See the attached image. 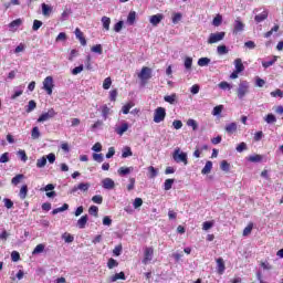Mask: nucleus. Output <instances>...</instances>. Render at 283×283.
<instances>
[{"mask_svg": "<svg viewBox=\"0 0 283 283\" xmlns=\"http://www.w3.org/2000/svg\"><path fill=\"white\" fill-rule=\"evenodd\" d=\"M250 85L249 82L247 81H241L239 83V86L237 88V96L240 101H242V98H244V96H247V94H249V90H250Z\"/></svg>", "mask_w": 283, "mask_h": 283, "instance_id": "f257e3e1", "label": "nucleus"}, {"mask_svg": "<svg viewBox=\"0 0 283 283\" xmlns=\"http://www.w3.org/2000/svg\"><path fill=\"white\" fill-rule=\"evenodd\" d=\"M42 85H43L42 90H44V92H46L49 96H52V92L54 90V77L50 75L46 76L42 82Z\"/></svg>", "mask_w": 283, "mask_h": 283, "instance_id": "f03ea898", "label": "nucleus"}, {"mask_svg": "<svg viewBox=\"0 0 283 283\" xmlns=\"http://www.w3.org/2000/svg\"><path fill=\"white\" fill-rule=\"evenodd\" d=\"M224 36H227L226 32L210 33L208 38V44L213 45V43H220V41L224 40Z\"/></svg>", "mask_w": 283, "mask_h": 283, "instance_id": "7ed1b4c3", "label": "nucleus"}, {"mask_svg": "<svg viewBox=\"0 0 283 283\" xmlns=\"http://www.w3.org/2000/svg\"><path fill=\"white\" fill-rule=\"evenodd\" d=\"M172 158L176 163H184V165H188L187 153H182L180 148H176Z\"/></svg>", "mask_w": 283, "mask_h": 283, "instance_id": "20e7f679", "label": "nucleus"}, {"mask_svg": "<svg viewBox=\"0 0 283 283\" xmlns=\"http://www.w3.org/2000/svg\"><path fill=\"white\" fill-rule=\"evenodd\" d=\"M167 116V111L164 107H157L154 114V123H163Z\"/></svg>", "mask_w": 283, "mask_h": 283, "instance_id": "39448f33", "label": "nucleus"}, {"mask_svg": "<svg viewBox=\"0 0 283 283\" xmlns=\"http://www.w3.org/2000/svg\"><path fill=\"white\" fill-rule=\"evenodd\" d=\"M138 78L142 80L143 83H147V81L151 78V69L144 66L138 73Z\"/></svg>", "mask_w": 283, "mask_h": 283, "instance_id": "423d86ee", "label": "nucleus"}, {"mask_svg": "<svg viewBox=\"0 0 283 283\" xmlns=\"http://www.w3.org/2000/svg\"><path fill=\"white\" fill-rule=\"evenodd\" d=\"M54 116H56V111H54V108H50L38 118V123H45L46 120L54 118Z\"/></svg>", "mask_w": 283, "mask_h": 283, "instance_id": "0eeeda50", "label": "nucleus"}, {"mask_svg": "<svg viewBox=\"0 0 283 283\" xmlns=\"http://www.w3.org/2000/svg\"><path fill=\"white\" fill-rule=\"evenodd\" d=\"M151 260H154V249H146L144 251L143 264H150Z\"/></svg>", "mask_w": 283, "mask_h": 283, "instance_id": "6e6552de", "label": "nucleus"}, {"mask_svg": "<svg viewBox=\"0 0 283 283\" xmlns=\"http://www.w3.org/2000/svg\"><path fill=\"white\" fill-rule=\"evenodd\" d=\"M90 190V184L81 182L77 186H74L71 190L70 193H76V191H88Z\"/></svg>", "mask_w": 283, "mask_h": 283, "instance_id": "1a4fd4ad", "label": "nucleus"}, {"mask_svg": "<svg viewBox=\"0 0 283 283\" xmlns=\"http://www.w3.org/2000/svg\"><path fill=\"white\" fill-rule=\"evenodd\" d=\"M227 266L224 265V259L218 258L217 259V272L219 275H224Z\"/></svg>", "mask_w": 283, "mask_h": 283, "instance_id": "9d476101", "label": "nucleus"}, {"mask_svg": "<svg viewBox=\"0 0 283 283\" xmlns=\"http://www.w3.org/2000/svg\"><path fill=\"white\" fill-rule=\"evenodd\" d=\"M102 186L104 189L112 190V189H114V187H116V184L114 182V179L105 178L102 180Z\"/></svg>", "mask_w": 283, "mask_h": 283, "instance_id": "9b49d317", "label": "nucleus"}, {"mask_svg": "<svg viewBox=\"0 0 283 283\" xmlns=\"http://www.w3.org/2000/svg\"><path fill=\"white\" fill-rule=\"evenodd\" d=\"M163 19H165V15H163L161 13H157L149 18V23H151L156 28V25H158L163 21Z\"/></svg>", "mask_w": 283, "mask_h": 283, "instance_id": "f8f14e48", "label": "nucleus"}, {"mask_svg": "<svg viewBox=\"0 0 283 283\" xmlns=\"http://www.w3.org/2000/svg\"><path fill=\"white\" fill-rule=\"evenodd\" d=\"M226 132L231 136L238 132V123L232 122L230 124H227L224 127Z\"/></svg>", "mask_w": 283, "mask_h": 283, "instance_id": "ddd939ff", "label": "nucleus"}, {"mask_svg": "<svg viewBox=\"0 0 283 283\" xmlns=\"http://www.w3.org/2000/svg\"><path fill=\"white\" fill-rule=\"evenodd\" d=\"M23 24V20H21V18L13 20L10 24L9 28L11 30V32H17V29L21 28V25Z\"/></svg>", "mask_w": 283, "mask_h": 283, "instance_id": "4468645a", "label": "nucleus"}, {"mask_svg": "<svg viewBox=\"0 0 283 283\" xmlns=\"http://www.w3.org/2000/svg\"><path fill=\"white\" fill-rule=\"evenodd\" d=\"M127 129H129V124L124 122L120 126L115 127V133H117L118 136H123Z\"/></svg>", "mask_w": 283, "mask_h": 283, "instance_id": "2eb2a0df", "label": "nucleus"}, {"mask_svg": "<svg viewBox=\"0 0 283 283\" xmlns=\"http://www.w3.org/2000/svg\"><path fill=\"white\" fill-rule=\"evenodd\" d=\"M238 32H244V24L240 19L234 21V34H238Z\"/></svg>", "mask_w": 283, "mask_h": 283, "instance_id": "dca6fc26", "label": "nucleus"}, {"mask_svg": "<svg viewBox=\"0 0 283 283\" xmlns=\"http://www.w3.org/2000/svg\"><path fill=\"white\" fill-rule=\"evenodd\" d=\"M75 36L78 39L81 45H87V40H85V36H83L81 29H75Z\"/></svg>", "mask_w": 283, "mask_h": 283, "instance_id": "f3484780", "label": "nucleus"}, {"mask_svg": "<svg viewBox=\"0 0 283 283\" xmlns=\"http://www.w3.org/2000/svg\"><path fill=\"white\" fill-rule=\"evenodd\" d=\"M134 171V167H120L117 172L119 176H127Z\"/></svg>", "mask_w": 283, "mask_h": 283, "instance_id": "a211bd4d", "label": "nucleus"}, {"mask_svg": "<svg viewBox=\"0 0 283 283\" xmlns=\"http://www.w3.org/2000/svg\"><path fill=\"white\" fill-rule=\"evenodd\" d=\"M234 67H235V72H244V64L242 63V59H235L234 60Z\"/></svg>", "mask_w": 283, "mask_h": 283, "instance_id": "6ab92c4d", "label": "nucleus"}, {"mask_svg": "<svg viewBox=\"0 0 283 283\" xmlns=\"http://www.w3.org/2000/svg\"><path fill=\"white\" fill-rule=\"evenodd\" d=\"M211 169H213V163L207 161L206 165H205V167H203L202 170H201V174H202L203 176H207V174H211Z\"/></svg>", "mask_w": 283, "mask_h": 283, "instance_id": "aec40b11", "label": "nucleus"}, {"mask_svg": "<svg viewBox=\"0 0 283 283\" xmlns=\"http://www.w3.org/2000/svg\"><path fill=\"white\" fill-rule=\"evenodd\" d=\"M87 214L82 216L78 220H77V227L78 229H85V226L87 224Z\"/></svg>", "mask_w": 283, "mask_h": 283, "instance_id": "412c9836", "label": "nucleus"}, {"mask_svg": "<svg viewBox=\"0 0 283 283\" xmlns=\"http://www.w3.org/2000/svg\"><path fill=\"white\" fill-rule=\"evenodd\" d=\"M42 14L43 17H50V14H52V7L50 4L42 3Z\"/></svg>", "mask_w": 283, "mask_h": 283, "instance_id": "4be33fe9", "label": "nucleus"}, {"mask_svg": "<svg viewBox=\"0 0 283 283\" xmlns=\"http://www.w3.org/2000/svg\"><path fill=\"white\" fill-rule=\"evenodd\" d=\"M164 101L166 103H169L170 105H175L176 101H178V96L176 94H171V95H166L164 97Z\"/></svg>", "mask_w": 283, "mask_h": 283, "instance_id": "5701e85b", "label": "nucleus"}, {"mask_svg": "<svg viewBox=\"0 0 283 283\" xmlns=\"http://www.w3.org/2000/svg\"><path fill=\"white\" fill-rule=\"evenodd\" d=\"M46 165H48V158L45 156H43L36 160L38 169H43V167H45Z\"/></svg>", "mask_w": 283, "mask_h": 283, "instance_id": "b1692460", "label": "nucleus"}, {"mask_svg": "<svg viewBox=\"0 0 283 283\" xmlns=\"http://www.w3.org/2000/svg\"><path fill=\"white\" fill-rule=\"evenodd\" d=\"M269 18V13L266 11H263L261 14L255 15L254 21L256 23H262V21H265V19Z\"/></svg>", "mask_w": 283, "mask_h": 283, "instance_id": "393cba45", "label": "nucleus"}, {"mask_svg": "<svg viewBox=\"0 0 283 283\" xmlns=\"http://www.w3.org/2000/svg\"><path fill=\"white\" fill-rule=\"evenodd\" d=\"M220 169L221 171H226V174H228V171L231 170V164L227 160H222L220 164Z\"/></svg>", "mask_w": 283, "mask_h": 283, "instance_id": "a878e982", "label": "nucleus"}, {"mask_svg": "<svg viewBox=\"0 0 283 283\" xmlns=\"http://www.w3.org/2000/svg\"><path fill=\"white\" fill-rule=\"evenodd\" d=\"M31 138L33 140H39V138H41V132L39 130V127L35 126L32 128Z\"/></svg>", "mask_w": 283, "mask_h": 283, "instance_id": "bb28decb", "label": "nucleus"}, {"mask_svg": "<svg viewBox=\"0 0 283 283\" xmlns=\"http://www.w3.org/2000/svg\"><path fill=\"white\" fill-rule=\"evenodd\" d=\"M118 280H126L125 272H119L111 276V282H118Z\"/></svg>", "mask_w": 283, "mask_h": 283, "instance_id": "cd10ccee", "label": "nucleus"}, {"mask_svg": "<svg viewBox=\"0 0 283 283\" xmlns=\"http://www.w3.org/2000/svg\"><path fill=\"white\" fill-rule=\"evenodd\" d=\"M209 63H211V59H209V57H201L198 60L199 67H207V65H209Z\"/></svg>", "mask_w": 283, "mask_h": 283, "instance_id": "c85d7f7f", "label": "nucleus"}, {"mask_svg": "<svg viewBox=\"0 0 283 283\" xmlns=\"http://www.w3.org/2000/svg\"><path fill=\"white\" fill-rule=\"evenodd\" d=\"M264 120H265V123H268V125H272L273 123H276V122H277V118H276L275 115H273V114H268V115L264 117Z\"/></svg>", "mask_w": 283, "mask_h": 283, "instance_id": "c756f323", "label": "nucleus"}, {"mask_svg": "<svg viewBox=\"0 0 283 283\" xmlns=\"http://www.w3.org/2000/svg\"><path fill=\"white\" fill-rule=\"evenodd\" d=\"M135 21H136V11H130L127 17V23L129 25H134Z\"/></svg>", "mask_w": 283, "mask_h": 283, "instance_id": "7c9ffc66", "label": "nucleus"}, {"mask_svg": "<svg viewBox=\"0 0 283 283\" xmlns=\"http://www.w3.org/2000/svg\"><path fill=\"white\" fill-rule=\"evenodd\" d=\"M102 23H103L104 30L109 31V25L112 23V20L107 17H103L102 18Z\"/></svg>", "mask_w": 283, "mask_h": 283, "instance_id": "2f4dec72", "label": "nucleus"}, {"mask_svg": "<svg viewBox=\"0 0 283 283\" xmlns=\"http://www.w3.org/2000/svg\"><path fill=\"white\" fill-rule=\"evenodd\" d=\"M70 209V206L67 203H64L61 208H56L52 211L53 216H56V213H62V211H67Z\"/></svg>", "mask_w": 283, "mask_h": 283, "instance_id": "473e14b6", "label": "nucleus"}, {"mask_svg": "<svg viewBox=\"0 0 283 283\" xmlns=\"http://www.w3.org/2000/svg\"><path fill=\"white\" fill-rule=\"evenodd\" d=\"M101 109H102V116H103L104 120H107V116H109L111 109L107 107L106 104L103 105V106L101 107Z\"/></svg>", "mask_w": 283, "mask_h": 283, "instance_id": "72a5a7b5", "label": "nucleus"}, {"mask_svg": "<svg viewBox=\"0 0 283 283\" xmlns=\"http://www.w3.org/2000/svg\"><path fill=\"white\" fill-rule=\"evenodd\" d=\"M174 182H175L174 179H166L164 184L165 191H169L171 187H174Z\"/></svg>", "mask_w": 283, "mask_h": 283, "instance_id": "f704fd0d", "label": "nucleus"}, {"mask_svg": "<svg viewBox=\"0 0 283 283\" xmlns=\"http://www.w3.org/2000/svg\"><path fill=\"white\" fill-rule=\"evenodd\" d=\"M134 153H132L130 147H125L122 153V158H129V156H133Z\"/></svg>", "mask_w": 283, "mask_h": 283, "instance_id": "c9c22d12", "label": "nucleus"}, {"mask_svg": "<svg viewBox=\"0 0 283 283\" xmlns=\"http://www.w3.org/2000/svg\"><path fill=\"white\" fill-rule=\"evenodd\" d=\"M250 163H262V155H252L248 158Z\"/></svg>", "mask_w": 283, "mask_h": 283, "instance_id": "e433bc0d", "label": "nucleus"}, {"mask_svg": "<svg viewBox=\"0 0 283 283\" xmlns=\"http://www.w3.org/2000/svg\"><path fill=\"white\" fill-rule=\"evenodd\" d=\"M20 198H21V200H25V198H28V186H22L21 187Z\"/></svg>", "mask_w": 283, "mask_h": 283, "instance_id": "4c0bfd02", "label": "nucleus"}, {"mask_svg": "<svg viewBox=\"0 0 283 283\" xmlns=\"http://www.w3.org/2000/svg\"><path fill=\"white\" fill-rule=\"evenodd\" d=\"M222 109H224V106L218 105L212 111V116H220L222 114Z\"/></svg>", "mask_w": 283, "mask_h": 283, "instance_id": "58836bf2", "label": "nucleus"}, {"mask_svg": "<svg viewBox=\"0 0 283 283\" xmlns=\"http://www.w3.org/2000/svg\"><path fill=\"white\" fill-rule=\"evenodd\" d=\"M217 52L218 54L222 55V54H229V49H227V45H219L217 48Z\"/></svg>", "mask_w": 283, "mask_h": 283, "instance_id": "ea45409f", "label": "nucleus"}, {"mask_svg": "<svg viewBox=\"0 0 283 283\" xmlns=\"http://www.w3.org/2000/svg\"><path fill=\"white\" fill-rule=\"evenodd\" d=\"M186 70H191V65H193V59L192 57H186L184 63Z\"/></svg>", "mask_w": 283, "mask_h": 283, "instance_id": "a19ab883", "label": "nucleus"}, {"mask_svg": "<svg viewBox=\"0 0 283 283\" xmlns=\"http://www.w3.org/2000/svg\"><path fill=\"white\" fill-rule=\"evenodd\" d=\"M273 98H283V92L280 88H276L275 91L270 93Z\"/></svg>", "mask_w": 283, "mask_h": 283, "instance_id": "79ce46f5", "label": "nucleus"}, {"mask_svg": "<svg viewBox=\"0 0 283 283\" xmlns=\"http://www.w3.org/2000/svg\"><path fill=\"white\" fill-rule=\"evenodd\" d=\"M34 109H36V102L31 99L29 102V105H28V108H27V113L30 114V112H34Z\"/></svg>", "mask_w": 283, "mask_h": 283, "instance_id": "37998d69", "label": "nucleus"}, {"mask_svg": "<svg viewBox=\"0 0 283 283\" xmlns=\"http://www.w3.org/2000/svg\"><path fill=\"white\" fill-rule=\"evenodd\" d=\"M91 52H94L95 54H103V45L97 44L92 46Z\"/></svg>", "mask_w": 283, "mask_h": 283, "instance_id": "c03bdc74", "label": "nucleus"}, {"mask_svg": "<svg viewBox=\"0 0 283 283\" xmlns=\"http://www.w3.org/2000/svg\"><path fill=\"white\" fill-rule=\"evenodd\" d=\"M222 24V15H217L213 20H212V25H214V28H219V25Z\"/></svg>", "mask_w": 283, "mask_h": 283, "instance_id": "a18cd8bd", "label": "nucleus"}, {"mask_svg": "<svg viewBox=\"0 0 283 283\" xmlns=\"http://www.w3.org/2000/svg\"><path fill=\"white\" fill-rule=\"evenodd\" d=\"M182 21V13H174L172 15V23L176 25Z\"/></svg>", "mask_w": 283, "mask_h": 283, "instance_id": "49530a36", "label": "nucleus"}, {"mask_svg": "<svg viewBox=\"0 0 283 283\" xmlns=\"http://www.w3.org/2000/svg\"><path fill=\"white\" fill-rule=\"evenodd\" d=\"M92 202H94L95 205H103V196L101 195L93 196Z\"/></svg>", "mask_w": 283, "mask_h": 283, "instance_id": "de8ad7c7", "label": "nucleus"}, {"mask_svg": "<svg viewBox=\"0 0 283 283\" xmlns=\"http://www.w3.org/2000/svg\"><path fill=\"white\" fill-rule=\"evenodd\" d=\"M88 213L91 216H94L95 218H98V207L91 206L90 209H88Z\"/></svg>", "mask_w": 283, "mask_h": 283, "instance_id": "09e8293b", "label": "nucleus"}, {"mask_svg": "<svg viewBox=\"0 0 283 283\" xmlns=\"http://www.w3.org/2000/svg\"><path fill=\"white\" fill-rule=\"evenodd\" d=\"M132 107H134V103H132V102H129L126 105H124L122 107L123 114H129V109H132Z\"/></svg>", "mask_w": 283, "mask_h": 283, "instance_id": "8fccbe9b", "label": "nucleus"}, {"mask_svg": "<svg viewBox=\"0 0 283 283\" xmlns=\"http://www.w3.org/2000/svg\"><path fill=\"white\" fill-rule=\"evenodd\" d=\"M112 87V77H106L103 82V88L109 90Z\"/></svg>", "mask_w": 283, "mask_h": 283, "instance_id": "3c124183", "label": "nucleus"}, {"mask_svg": "<svg viewBox=\"0 0 283 283\" xmlns=\"http://www.w3.org/2000/svg\"><path fill=\"white\" fill-rule=\"evenodd\" d=\"M187 125H188V127H192L193 132H196V129H198V122H196V119H188Z\"/></svg>", "mask_w": 283, "mask_h": 283, "instance_id": "603ef678", "label": "nucleus"}, {"mask_svg": "<svg viewBox=\"0 0 283 283\" xmlns=\"http://www.w3.org/2000/svg\"><path fill=\"white\" fill-rule=\"evenodd\" d=\"M62 239L64 240V242H74V237L67 232H65L63 235H62Z\"/></svg>", "mask_w": 283, "mask_h": 283, "instance_id": "864d4df0", "label": "nucleus"}, {"mask_svg": "<svg viewBox=\"0 0 283 283\" xmlns=\"http://www.w3.org/2000/svg\"><path fill=\"white\" fill-rule=\"evenodd\" d=\"M148 171H149V178H156V176H158V170L154 168V166L148 167Z\"/></svg>", "mask_w": 283, "mask_h": 283, "instance_id": "5fc2aeb1", "label": "nucleus"}, {"mask_svg": "<svg viewBox=\"0 0 283 283\" xmlns=\"http://www.w3.org/2000/svg\"><path fill=\"white\" fill-rule=\"evenodd\" d=\"M251 231H253V223H250L249 226H247L243 230V235H251Z\"/></svg>", "mask_w": 283, "mask_h": 283, "instance_id": "6e6d98bb", "label": "nucleus"}, {"mask_svg": "<svg viewBox=\"0 0 283 283\" xmlns=\"http://www.w3.org/2000/svg\"><path fill=\"white\" fill-rule=\"evenodd\" d=\"M237 151L242 154V151H247V143L242 142L237 146Z\"/></svg>", "mask_w": 283, "mask_h": 283, "instance_id": "4d7b16f0", "label": "nucleus"}, {"mask_svg": "<svg viewBox=\"0 0 283 283\" xmlns=\"http://www.w3.org/2000/svg\"><path fill=\"white\" fill-rule=\"evenodd\" d=\"M24 176L23 175H17L15 177L12 178L11 182L13 185H19L23 180Z\"/></svg>", "mask_w": 283, "mask_h": 283, "instance_id": "13d9d810", "label": "nucleus"}, {"mask_svg": "<svg viewBox=\"0 0 283 283\" xmlns=\"http://www.w3.org/2000/svg\"><path fill=\"white\" fill-rule=\"evenodd\" d=\"M116 266H118V262L114 259H109L107 262V268L108 269H116Z\"/></svg>", "mask_w": 283, "mask_h": 283, "instance_id": "bf43d9fd", "label": "nucleus"}, {"mask_svg": "<svg viewBox=\"0 0 283 283\" xmlns=\"http://www.w3.org/2000/svg\"><path fill=\"white\" fill-rule=\"evenodd\" d=\"M41 25H43V22L41 20H34L33 21V27H32V30L34 32H36V30H39L41 28Z\"/></svg>", "mask_w": 283, "mask_h": 283, "instance_id": "052dcab7", "label": "nucleus"}, {"mask_svg": "<svg viewBox=\"0 0 283 283\" xmlns=\"http://www.w3.org/2000/svg\"><path fill=\"white\" fill-rule=\"evenodd\" d=\"M18 156L21 158L22 163H28V155L25 154V150H19Z\"/></svg>", "mask_w": 283, "mask_h": 283, "instance_id": "680f3d73", "label": "nucleus"}, {"mask_svg": "<svg viewBox=\"0 0 283 283\" xmlns=\"http://www.w3.org/2000/svg\"><path fill=\"white\" fill-rule=\"evenodd\" d=\"M134 209H140L143 207V199L136 198L134 203H133Z\"/></svg>", "mask_w": 283, "mask_h": 283, "instance_id": "e2e57ef3", "label": "nucleus"}, {"mask_svg": "<svg viewBox=\"0 0 283 283\" xmlns=\"http://www.w3.org/2000/svg\"><path fill=\"white\" fill-rule=\"evenodd\" d=\"M277 61V56H274V59L273 60H271V61H268V62H262V65H263V67H271V65H273L275 62Z\"/></svg>", "mask_w": 283, "mask_h": 283, "instance_id": "0e129e2a", "label": "nucleus"}, {"mask_svg": "<svg viewBox=\"0 0 283 283\" xmlns=\"http://www.w3.org/2000/svg\"><path fill=\"white\" fill-rule=\"evenodd\" d=\"M83 70H84L83 64H81L80 66L73 69V70H72L73 76H76L77 74H81V72H83Z\"/></svg>", "mask_w": 283, "mask_h": 283, "instance_id": "69168bd1", "label": "nucleus"}, {"mask_svg": "<svg viewBox=\"0 0 283 283\" xmlns=\"http://www.w3.org/2000/svg\"><path fill=\"white\" fill-rule=\"evenodd\" d=\"M93 160H95V163H103V154H93Z\"/></svg>", "mask_w": 283, "mask_h": 283, "instance_id": "338daca9", "label": "nucleus"}, {"mask_svg": "<svg viewBox=\"0 0 283 283\" xmlns=\"http://www.w3.org/2000/svg\"><path fill=\"white\" fill-rule=\"evenodd\" d=\"M219 87L220 90H231V84H229L228 82H221L219 83Z\"/></svg>", "mask_w": 283, "mask_h": 283, "instance_id": "774afa93", "label": "nucleus"}]
</instances>
